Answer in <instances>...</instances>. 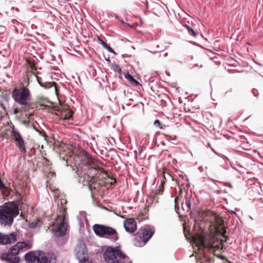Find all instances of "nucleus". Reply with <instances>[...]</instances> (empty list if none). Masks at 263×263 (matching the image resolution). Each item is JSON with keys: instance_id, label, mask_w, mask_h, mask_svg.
<instances>
[{"instance_id": "f257e3e1", "label": "nucleus", "mask_w": 263, "mask_h": 263, "mask_svg": "<svg viewBox=\"0 0 263 263\" xmlns=\"http://www.w3.org/2000/svg\"><path fill=\"white\" fill-rule=\"evenodd\" d=\"M223 220L221 217H217L214 226L215 234L207 236L198 235L193 238L194 242L201 255L203 253V256L204 255L203 249H207L214 254L216 251L222 249L223 246L222 238L226 237L224 236L226 230L223 227Z\"/></svg>"}, {"instance_id": "f03ea898", "label": "nucleus", "mask_w": 263, "mask_h": 263, "mask_svg": "<svg viewBox=\"0 0 263 263\" xmlns=\"http://www.w3.org/2000/svg\"><path fill=\"white\" fill-rule=\"evenodd\" d=\"M27 84L21 83L18 85L15 86L12 92V98L14 101L21 106L24 111H28L31 108V93L28 87L29 79L26 82Z\"/></svg>"}, {"instance_id": "7ed1b4c3", "label": "nucleus", "mask_w": 263, "mask_h": 263, "mask_svg": "<svg viewBox=\"0 0 263 263\" xmlns=\"http://www.w3.org/2000/svg\"><path fill=\"white\" fill-rule=\"evenodd\" d=\"M67 201L65 198H61L58 202V208L61 215L58 216L53 224V232L58 237L64 236L67 232V223L66 220V215Z\"/></svg>"}, {"instance_id": "20e7f679", "label": "nucleus", "mask_w": 263, "mask_h": 263, "mask_svg": "<svg viewBox=\"0 0 263 263\" xmlns=\"http://www.w3.org/2000/svg\"><path fill=\"white\" fill-rule=\"evenodd\" d=\"M32 243L30 241L18 242L13 246L7 253L1 255V259L8 263H18L20 258L17 255L31 249Z\"/></svg>"}, {"instance_id": "39448f33", "label": "nucleus", "mask_w": 263, "mask_h": 263, "mask_svg": "<svg viewBox=\"0 0 263 263\" xmlns=\"http://www.w3.org/2000/svg\"><path fill=\"white\" fill-rule=\"evenodd\" d=\"M19 214L18 205L14 202H9L0 209V224L4 226H11L14 218Z\"/></svg>"}, {"instance_id": "423d86ee", "label": "nucleus", "mask_w": 263, "mask_h": 263, "mask_svg": "<svg viewBox=\"0 0 263 263\" xmlns=\"http://www.w3.org/2000/svg\"><path fill=\"white\" fill-rule=\"evenodd\" d=\"M103 257L108 263H130L129 257L119 248H108L105 251Z\"/></svg>"}, {"instance_id": "0eeeda50", "label": "nucleus", "mask_w": 263, "mask_h": 263, "mask_svg": "<svg viewBox=\"0 0 263 263\" xmlns=\"http://www.w3.org/2000/svg\"><path fill=\"white\" fill-rule=\"evenodd\" d=\"M93 230L96 235L100 237L110 239L113 241H117L119 238L118 233L116 230L110 227L95 224L93 226Z\"/></svg>"}, {"instance_id": "6e6552de", "label": "nucleus", "mask_w": 263, "mask_h": 263, "mask_svg": "<svg viewBox=\"0 0 263 263\" xmlns=\"http://www.w3.org/2000/svg\"><path fill=\"white\" fill-rule=\"evenodd\" d=\"M154 232V230L152 228L139 229L135 236L134 245L137 247L144 246Z\"/></svg>"}, {"instance_id": "1a4fd4ad", "label": "nucleus", "mask_w": 263, "mask_h": 263, "mask_svg": "<svg viewBox=\"0 0 263 263\" xmlns=\"http://www.w3.org/2000/svg\"><path fill=\"white\" fill-rule=\"evenodd\" d=\"M25 260L29 263H46L47 258L44 253L30 251L25 255Z\"/></svg>"}, {"instance_id": "9d476101", "label": "nucleus", "mask_w": 263, "mask_h": 263, "mask_svg": "<svg viewBox=\"0 0 263 263\" xmlns=\"http://www.w3.org/2000/svg\"><path fill=\"white\" fill-rule=\"evenodd\" d=\"M99 171L100 172L98 175L97 178H98L99 181L100 180L102 181L101 182H99L98 183L99 184V186L100 185H103L105 186V187H109L116 182V179L110 177L104 168H100Z\"/></svg>"}, {"instance_id": "9b49d317", "label": "nucleus", "mask_w": 263, "mask_h": 263, "mask_svg": "<svg viewBox=\"0 0 263 263\" xmlns=\"http://www.w3.org/2000/svg\"><path fill=\"white\" fill-rule=\"evenodd\" d=\"M81 163L79 164V167L86 166L88 167V172H91L92 170L99 171L100 168L99 166H93V159L91 156L87 152H83L81 155Z\"/></svg>"}, {"instance_id": "f8f14e48", "label": "nucleus", "mask_w": 263, "mask_h": 263, "mask_svg": "<svg viewBox=\"0 0 263 263\" xmlns=\"http://www.w3.org/2000/svg\"><path fill=\"white\" fill-rule=\"evenodd\" d=\"M57 111V115L62 119L69 120L72 117L73 112L67 104H61Z\"/></svg>"}, {"instance_id": "ddd939ff", "label": "nucleus", "mask_w": 263, "mask_h": 263, "mask_svg": "<svg viewBox=\"0 0 263 263\" xmlns=\"http://www.w3.org/2000/svg\"><path fill=\"white\" fill-rule=\"evenodd\" d=\"M11 136L15 141L16 145L18 147L21 152L25 153L26 148L24 141L20 134L18 132L13 130L11 133Z\"/></svg>"}, {"instance_id": "4468645a", "label": "nucleus", "mask_w": 263, "mask_h": 263, "mask_svg": "<svg viewBox=\"0 0 263 263\" xmlns=\"http://www.w3.org/2000/svg\"><path fill=\"white\" fill-rule=\"evenodd\" d=\"M83 177L84 182L88 185L89 189L91 191L99 187V184L97 182L98 179L97 176H90L89 175L84 174Z\"/></svg>"}, {"instance_id": "2eb2a0df", "label": "nucleus", "mask_w": 263, "mask_h": 263, "mask_svg": "<svg viewBox=\"0 0 263 263\" xmlns=\"http://www.w3.org/2000/svg\"><path fill=\"white\" fill-rule=\"evenodd\" d=\"M16 240V236L14 234L6 235L0 232V244L7 245L14 242Z\"/></svg>"}, {"instance_id": "dca6fc26", "label": "nucleus", "mask_w": 263, "mask_h": 263, "mask_svg": "<svg viewBox=\"0 0 263 263\" xmlns=\"http://www.w3.org/2000/svg\"><path fill=\"white\" fill-rule=\"evenodd\" d=\"M124 227L127 232L133 233L137 229L136 222L133 218H128L124 221Z\"/></svg>"}, {"instance_id": "f3484780", "label": "nucleus", "mask_w": 263, "mask_h": 263, "mask_svg": "<svg viewBox=\"0 0 263 263\" xmlns=\"http://www.w3.org/2000/svg\"><path fill=\"white\" fill-rule=\"evenodd\" d=\"M77 257L80 263H92L91 261L89 260L88 254L84 249L79 251L77 253Z\"/></svg>"}, {"instance_id": "a211bd4d", "label": "nucleus", "mask_w": 263, "mask_h": 263, "mask_svg": "<svg viewBox=\"0 0 263 263\" xmlns=\"http://www.w3.org/2000/svg\"><path fill=\"white\" fill-rule=\"evenodd\" d=\"M232 218L234 219V222L231 221V226L233 225H235V227H237V225L238 226L240 219L237 215L236 213L233 210H231V219Z\"/></svg>"}, {"instance_id": "6ab92c4d", "label": "nucleus", "mask_w": 263, "mask_h": 263, "mask_svg": "<svg viewBox=\"0 0 263 263\" xmlns=\"http://www.w3.org/2000/svg\"><path fill=\"white\" fill-rule=\"evenodd\" d=\"M27 62L30 68V70L28 71V72H31L32 74H35L37 70L35 64L30 60H27Z\"/></svg>"}, {"instance_id": "aec40b11", "label": "nucleus", "mask_w": 263, "mask_h": 263, "mask_svg": "<svg viewBox=\"0 0 263 263\" xmlns=\"http://www.w3.org/2000/svg\"><path fill=\"white\" fill-rule=\"evenodd\" d=\"M162 174H163V180L161 181V185L158 190V192L156 193V194H161L162 193V192H163L164 185L165 183V181H166V179L164 172H163Z\"/></svg>"}, {"instance_id": "412c9836", "label": "nucleus", "mask_w": 263, "mask_h": 263, "mask_svg": "<svg viewBox=\"0 0 263 263\" xmlns=\"http://www.w3.org/2000/svg\"><path fill=\"white\" fill-rule=\"evenodd\" d=\"M125 78L128 80L134 86H137L138 85H140L139 82L135 80L130 74L129 73H125Z\"/></svg>"}, {"instance_id": "4be33fe9", "label": "nucleus", "mask_w": 263, "mask_h": 263, "mask_svg": "<svg viewBox=\"0 0 263 263\" xmlns=\"http://www.w3.org/2000/svg\"><path fill=\"white\" fill-rule=\"evenodd\" d=\"M36 77V80L39 83V84L41 86L43 87H45V88H47V87H50L51 86V85H50V84L49 83V84H47L46 85H44L43 82H42V79L41 78L37 76H35Z\"/></svg>"}, {"instance_id": "5701e85b", "label": "nucleus", "mask_w": 263, "mask_h": 263, "mask_svg": "<svg viewBox=\"0 0 263 263\" xmlns=\"http://www.w3.org/2000/svg\"><path fill=\"white\" fill-rule=\"evenodd\" d=\"M112 68L115 72H118L119 74L121 73L122 69L118 64H113Z\"/></svg>"}, {"instance_id": "b1692460", "label": "nucleus", "mask_w": 263, "mask_h": 263, "mask_svg": "<svg viewBox=\"0 0 263 263\" xmlns=\"http://www.w3.org/2000/svg\"><path fill=\"white\" fill-rule=\"evenodd\" d=\"M186 28L188 30V32L190 34L192 35L194 37L196 36L197 34L193 28L190 27L189 26H186Z\"/></svg>"}, {"instance_id": "393cba45", "label": "nucleus", "mask_w": 263, "mask_h": 263, "mask_svg": "<svg viewBox=\"0 0 263 263\" xmlns=\"http://www.w3.org/2000/svg\"><path fill=\"white\" fill-rule=\"evenodd\" d=\"M231 144H235V143H237V145L241 144V141H238L235 137H233L231 136Z\"/></svg>"}, {"instance_id": "a878e982", "label": "nucleus", "mask_w": 263, "mask_h": 263, "mask_svg": "<svg viewBox=\"0 0 263 263\" xmlns=\"http://www.w3.org/2000/svg\"><path fill=\"white\" fill-rule=\"evenodd\" d=\"M154 124L156 126L159 127L160 129L163 128L162 123L160 122L159 120L156 119L155 121Z\"/></svg>"}, {"instance_id": "bb28decb", "label": "nucleus", "mask_w": 263, "mask_h": 263, "mask_svg": "<svg viewBox=\"0 0 263 263\" xmlns=\"http://www.w3.org/2000/svg\"><path fill=\"white\" fill-rule=\"evenodd\" d=\"M43 163L46 164L47 166H50L51 163L45 157H43L42 159Z\"/></svg>"}, {"instance_id": "cd10ccee", "label": "nucleus", "mask_w": 263, "mask_h": 263, "mask_svg": "<svg viewBox=\"0 0 263 263\" xmlns=\"http://www.w3.org/2000/svg\"><path fill=\"white\" fill-rule=\"evenodd\" d=\"M185 204L186 205L187 207L189 209H190L191 208V200H190V197L186 198V199H185Z\"/></svg>"}, {"instance_id": "c85d7f7f", "label": "nucleus", "mask_w": 263, "mask_h": 263, "mask_svg": "<svg viewBox=\"0 0 263 263\" xmlns=\"http://www.w3.org/2000/svg\"><path fill=\"white\" fill-rule=\"evenodd\" d=\"M55 177V173L53 172H51V171H50V172L47 175V178H50V179H51L52 178H53Z\"/></svg>"}, {"instance_id": "c756f323", "label": "nucleus", "mask_w": 263, "mask_h": 263, "mask_svg": "<svg viewBox=\"0 0 263 263\" xmlns=\"http://www.w3.org/2000/svg\"><path fill=\"white\" fill-rule=\"evenodd\" d=\"M252 93L253 94V95L256 97H258V90L255 88H253L252 90Z\"/></svg>"}, {"instance_id": "7c9ffc66", "label": "nucleus", "mask_w": 263, "mask_h": 263, "mask_svg": "<svg viewBox=\"0 0 263 263\" xmlns=\"http://www.w3.org/2000/svg\"><path fill=\"white\" fill-rule=\"evenodd\" d=\"M104 48L107 49L110 52H114V50L108 44L106 45Z\"/></svg>"}, {"instance_id": "2f4dec72", "label": "nucleus", "mask_w": 263, "mask_h": 263, "mask_svg": "<svg viewBox=\"0 0 263 263\" xmlns=\"http://www.w3.org/2000/svg\"><path fill=\"white\" fill-rule=\"evenodd\" d=\"M37 224V222H32L29 224V227L31 228H34L36 227Z\"/></svg>"}, {"instance_id": "473e14b6", "label": "nucleus", "mask_w": 263, "mask_h": 263, "mask_svg": "<svg viewBox=\"0 0 263 263\" xmlns=\"http://www.w3.org/2000/svg\"><path fill=\"white\" fill-rule=\"evenodd\" d=\"M98 40H99L100 43L103 46V47H104L106 46V45L107 44L100 38H99Z\"/></svg>"}, {"instance_id": "72a5a7b5", "label": "nucleus", "mask_w": 263, "mask_h": 263, "mask_svg": "<svg viewBox=\"0 0 263 263\" xmlns=\"http://www.w3.org/2000/svg\"><path fill=\"white\" fill-rule=\"evenodd\" d=\"M20 110L18 108H15L13 109V112L15 115L18 114L20 112Z\"/></svg>"}, {"instance_id": "f704fd0d", "label": "nucleus", "mask_w": 263, "mask_h": 263, "mask_svg": "<svg viewBox=\"0 0 263 263\" xmlns=\"http://www.w3.org/2000/svg\"><path fill=\"white\" fill-rule=\"evenodd\" d=\"M231 67H232L234 65V64H235L234 63L236 62V61L233 58H231Z\"/></svg>"}, {"instance_id": "c9c22d12", "label": "nucleus", "mask_w": 263, "mask_h": 263, "mask_svg": "<svg viewBox=\"0 0 263 263\" xmlns=\"http://www.w3.org/2000/svg\"><path fill=\"white\" fill-rule=\"evenodd\" d=\"M4 187V185L1 180V179L0 178V189H2V188H3Z\"/></svg>"}, {"instance_id": "e433bc0d", "label": "nucleus", "mask_w": 263, "mask_h": 263, "mask_svg": "<svg viewBox=\"0 0 263 263\" xmlns=\"http://www.w3.org/2000/svg\"><path fill=\"white\" fill-rule=\"evenodd\" d=\"M50 183H49V180H47V181H46V186H47V187H49V188H50V187H49V186H50Z\"/></svg>"}, {"instance_id": "4c0bfd02", "label": "nucleus", "mask_w": 263, "mask_h": 263, "mask_svg": "<svg viewBox=\"0 0 263 263\" xmlns=\"http://www.w3.org/2000/svg\"><path fill=\"white\" fill-rule=\"evenodd\" d=\"M48 263H55V261L54 259L50 260Z\"/></svg>"}, {"instance_id": "58836bf2", "label": "nucleus", "mask_w": 263, "mask_h": 263, "mask_svg": "<svg viewBox=\"0 0 263 263\" xmlns=\"http://www.w3.org/2000/svg\"><path fill=\"white\" fill-rule=\"evenodd\" d=\"M231 167H232V168H233V169H234V170H236V168H234V167L233 166H232V165H231Z\"/></svg>"}, {"instance_id": "ea45409f", "label": "nucleus", "mask_w": 263, "mask_h": 263, "mask_svg": "<svg viewBox=\"0 0 263 263\" xmlns=\"http://www.w3.org/2000/svg\"><path fill=\"white\" fill-rule=\"evenodd\" d=\"M52 84H54V85H55V82H52Z\"/></svg>"}, {"instance_id": "a19ab883", "label": "nucleus", "mask_w": 263, "mask_h": 263, "mask_svg": "<svg viewBox=\"0 0 263 263\" xmlns=\"http://www.w3.org/2000/svg\"><path fill=\"white\" fill-rule=\"evenodd\" d=\"M216 62L217 64H218V63H220V62Z\"/></svg>"}, {"instance_id": "79ce46f5", "label": "nucleus", "mask_w": 263, "mask_h": 263, "mask_svg": "<svg viewBox=\"0 0 263 263\" xmlns=\"http://www.w3.org/2000/svg\"><path fill=\"white\" fill-rule=\"evenodd\" d=\"M233 70H233V69H232L231 68V72H232Z\"/></svg>"}]
</instances>
